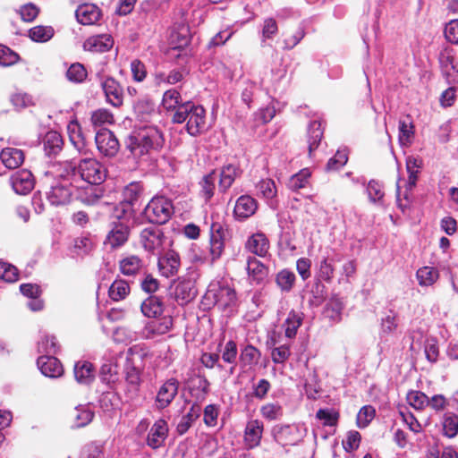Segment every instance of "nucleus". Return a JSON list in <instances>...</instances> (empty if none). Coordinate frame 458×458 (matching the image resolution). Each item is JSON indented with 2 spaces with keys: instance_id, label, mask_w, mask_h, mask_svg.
Here are the masks:
<instances>
[{
  "instance_id": "obj_1",
  "label": "nucleus",
  "mask_w": 458,
  "mask_h": 458,
  "mask_svg": "<svg viewBox=\"0 0 458 458\" xmlns=\"http://www.w3.org/2000/svg\"><path fill=\"white\" fill-rule=\"evenodd\" d=\"M185 121H187L186 131L191 136H199L208 129L205 108L191 101L184 102L172 117V122L174 123H182Z\"/></svg>"
},
{
  "instance_id": "obj_2",
  "label": "nucleus",
  "mask_w": 458,
  "mask_h": 458,
  "mask_svg": "<svg viewBox=\"0 0 458 458\" xmlns=\"http://www.w3.org/2000/svg\"><path fill=\"white\" fill-rule=\"evenodd\" d=\"M205 298L212 300L220 309L225 310L236 302V293L225 283L216 282L209 284Z\"/></svg>"
},
{
  "instance_id": "obj_3",
  "label": "nucleus",
  "mask_w": 458,
  "mask_h": 458,
  "mask_svg": "<svg viewBox=\"0 0 458 458\" xmlns=\"http://www.w3.org/2000/svg\"><path fill=\"white\" fill-rule=\"evenodd\" d=\"M339 261L335 250L330 247L319 249V255L317 257L316 268L317 276L319 280L330 283L334 277L335 262Z\"/></svg>"
},
{
  "instance_id": "obj_4",
  "label": "nucleus",
  "mask_w": 458,
  "mask_h": 458,
  "mask_svg": "<svg viewBox=\"0 0 458 458\" xmlns=\"http://www.w3.org/2000/svg\"><path fill=\"white\" fill-rule=\"evenodd\" d=\"M225 231L218 223H214L210 228L209 254L208 256H196V260L213 264L223 254L225 250Z\"/></svg>"
},
{
  "instance_id": "obj_5",
  "label": "nucleus",
  "mask_w": 458,
  "mask_h": 458,
  "mask_svg": "<svg viewBox=\"0 0 458 458\" xmlns=\"http://www.w3.org/2000/svg\"><path fill=\"white\" fill-rule=\"evenodd\" d=\"M78 172L81 179L90 184H100L106 178L105 169L94 158L82 159L78 165Z\"/></svg>"
},
{
  "instance_id": "obj_6",
  "label": "nucleus",
  "mask_w": 458,
  "mask_h": 458,
  "mask_svg": "<svg viewBox=\"0 0 458 458\" xmlns=\"http://www.w3.org/2000/svg\"><path fill=\"white\" fill-rule=\"evenodd\" d=\"M174 213L172 202H148L143 214L146 219L152 224H165Z\"/></svg>"
},
{
  "instance_id": "obj_7",
  "label": "nucleus",
  "mask_w": 458,
  "mask_h": 458,
  "mask_svg": "<svg viewBox=\"0 0 458 458\" xmlns=\"http://www.w3.org/2000/svg\"><path fill=\"white\" fill-rule=\"evenodd\" d=\"M140 242L146 251L157 255L163 248V232L157 226L147 227L141 231Z\"/></svg>"
},
{
  "instance_id": "obj_8",
  "label": "nucleus",
  "mask_w": 458,
  "mask_h": 458,
  "mask_svg": "<svg viewBox=\"0 0 458 458\" xmlns=\"http://www.w3.org/2000/svg\"><path fill=\"white\" fill-rule=\"evenodd\" d=\"M95 141L98 151L106 157H114L119 150V142L113 131L102 129L97 132Z\"/></svg>"
},
{
  "instance_id": "obj_9",
  "label": "nucleus",
  "mask_w": 458,
  "mask_h": 458,
  "mask_svg": "<svg viewBox=\"0 0 458 458\" xmlns=\"http://www.w3.org/2000/svg\"><path fill=\"white\" fill-rule=\"evenodd\" d=\"M174 325L171 316H164L157 320L148 322L141 330V336L145 339H154L168 333Z\"/></svg>"
},
{
  "instance_id": "obj_10",
  "label": "nucleus",
  "mask_w": 458,
  "mask_h": 458,
  "mask_svg": "<svg viewBox=\"0 0 458 458\" xmlns=\"http://www.w3.org/2000/svg\"><path fill=\"white\" fill-rule=\"evenodd\" d=\"M142 138L143 147L147 153L150 151H159L165 144V138L162 131L156 126H148L140 129Z\"/></svg>"
},
{
  "instance_id": "obj_11",
  "label": "nucleus",
  "mask_w": 458,
  "mask_h": 458,
  "mask_svg": "<svg viewBox=\"0 0 458 458\" xmlns=\"http://www.w3.org/2000/svg\"><path fill=\"white\" fill-rule=\"evenodd\" d=\"M106 100L114 107L123 105V89L121 84L113 77H107L101 82Z\"/></svg>"
},
{
  "instance_id": "obj_12",
  "label": "nucleus",
  "mask_w": 458,
  "mask_h": 458,
  "mask_svg": "<svg viewBox=\"0 0 458 458\" xmlns=\"http://www.w3.org/2000/svg\"><path fill=\"white\" fill-rule=\"evenodd\" d=\"M275 440L283 446L293 445L301 438V433L295 425H277L273 428Z\"/></svg>"
},
{
  "instance_id": "obj_13",
  "label": "nucleus",
  "mask_w": 458,
  "mask_h": 458,
  "mask_svg": "<svg viewBox=\"0 0 458 458\" xmlns=\"http://www.w3.org/2000/svg\"><path fill=\"white\" fill-rule=\"evenodd\" d=\"M179 382L175 378L166 380L158 389L155 404L158 410L166 408L177 395Z\"/></svg>"
},
{
  "instance_id": "obj_14",
  "label": "nucleus",
  "mask_w": 458,
  "mask_h": 458,
  "mask_svg": "<svg viewBox=\"0 0 458 458\" xmlns=\"http://www.w3.org/2000/svg\"><path fill=\"white\" fill-rule=\"evenodd\" d=\"M168 424L164 419L157 420L150 428L148 437L147 445L152 449L161 447L168 437Z\"/></svg>"
},
{
  "instance_id": "obj_15",
  "label": "nucleus",
  "mask_w": 458,
  "mask_h": 458,
  "mask_svg": "<svg viewBox=\"0 0 458 458\" xmlns=\"http://www.w3.org/2000/svg\"><path fill=\"white\" fill-rule=\"evenodd\" d=\"M245 250L253 255L265 258L268 254L270 243L267 236L262 233L250 235L245 242Z\"/></svg>"
},
{
  "instance_id": "obj_16",
  "label": "nucleus",
  "mask_w": 458,
  "mask_h": 458,
  "mask_svg": "<svg viewBox=\"0 0 458 458\" xmlns=\"http://www.w3.org/2000/svg\"><path fill=\"white\" fill-rule=\"evenodd\" d=\"M114 45V39L109 34H99L89 37L83 43V49L91 53H105Z\"/></svg>"
},
{
  "instance_id": "obj_17",
  "label": "nucleus",
  "mask_w": 458,
  "mask_h": 458,
  "mask_svg": "<svg viewBox=\"0 0 458 458\" xmlns=\"http://www.w3.org/2000/svg\"><path fill=\"white\" fill-rule=\"evenodd\" d=\"M35 185L33 174L29 170H21L12 177V187L20 195L30 193Z\"/></svg>"
},
{
  "instance_id": "obj_18",
  "label": "nucleus",
  "mask_w": 458,
  "mask_h": 458,
  "mask_svg": "<svg viewBox=\"0 0 458 458\" xmlns=\"http://www.w3.org/2000/svg\"><path fill=\"white\" fill-rule=\"evenodd\" d=\"M75 15L81 24L93 25L100 20L102 12L94 4H83L77 8Z\"/></svg>"
},
{
  "instance_id": "obj_19",
  "label": "nucleus",
  "mask_w": 458,
  "mask_h": 458,
  "mask_svg": "<svg viewBox=\"0 0 458 458\" xmlns=\"http://www.w3.org/2000/svg\"><path fill=\"white\" fill-rule=\"evenodd\" d=\"M37 364L41 373L46 377H58L64 373L61 362L52 355H44L39 357Z\"/></svg>"
},
{
  "instance_id": "obj_20",
  "label": "nucleus",
  "mask_w": 458,
  "mask_h": 458,
  "mask_svg": "<svg viewBox=\"0 0 458 458\" xmlns=\"http://www.w3.org/2000/svg\"><path fill=\"white\" fill-rule=\"evenodd\" d=\"M173 298L181 306L186 305L196 296V290L191 281L179 282L173 291Z\"/></svg>"
},
{
  "instance_id": "obj_21",
  "label": "nucleus",
  "mask_w": 458,
  "mask_h": 458,
  "mask_svg": "<svg viewBox=\"0 0 458 458\" xmlns=\"http://www.w3.org/2000/svg\"><path fill=\"white\" fill-rule=\"evenodd\" d=\"M0 158L6 168L16 169L23 164L25 154L20 148H4L0 153Z\"/></svg>"
},
{
  "instance_id": "obj_22",
  "label": "nucleus",
  "mask_w": 458,
  "mask_h": 458,
  "mask_svg": "<svg viewBox=\"0 0 458 458\" xmlns=\"http://www.w3.org/2000/svg\"><path fill=\"white\" fill-rule=\"evenodd\" d=\"M129 236L128 225L120 223L115 225L106 236L105 243L110 245L112 249L119 248L123 245Z\"/></svg>"
},
{
  "instance_id": "obj_23",
  "label": "nucleus",
  "mask_w": 458,
  "mask_h": 458,
  "mask_svg": "<svg viewBox=\"0 0 458 458\" xmlns=\"http://www.w3.org/2000/svg\"><path fill=\"white\" fill-rule=\"evenodd\" d=\"M43 147L47 156H56L64 147V140L62 135L55 131H50L47 132L43 138Z\"/></svg>"
},
{
  "instance_id": "obj_24",
  "label": "nucleus",
  "mask_w": 458,
  "mask_h": 458,
  "mask_svg": "<svg viewBox=\"0 0 458 458\" xmlns=\"http://www.w3.org/2000/svg\"><path fill=\"white\" fill-rule=\"evenodd\" d=\"M179 256L174 251L167 252L164 257H161L158 259L159 271L165 277L175 275L179 269Z\"/></svg>"
},
{
  "instance_id": "obj_25",
  "label": "nucleus",
  "mask_w": 458,
  "mask_h": 458,
  "mask_svg": "<svg viewBox=\"0 0 458 458\" xmlns=\"http://www.w3.org/2000/svg\"><path fill=\"white\" fill-rule=\"evenodd\" d=\"M74 377L79 384L89 385L95 378L93 365L87 360H79L74 365Z\"/></svg>"
},
{
  "instance_id": "obj_26",
  "label": "nucleus",
  "mask_w": 458,
  "mask_h": 458,
  "mask_svg": "<svg viewBox=\"0 0 458 458\" xmlns=\"http://www.w3.org/2000/svg\"><path fill=\"white\" fill-rule=\"evenodd\" d=\"M263 423L258 420H250L245 428L244 440L249 448H254L260 443Z\"/></svg>"
},
{
  "instance_id": "obj_27",
  "label": "nucleus",
  "mask_w": 458,
  "mask_h": 458,
  "mask_svg": "<svg viewBox=\"0 0 458 458\" xmlns=\"http://www.w3.org/2000/svg\"><path fill=\"white\" fill-rule=\"evenodd\" d=\"M143 267V260L136 255L127 256L119 261L120 271L126 276H131L140 273Z\"/></svg>"
},
{
  "instance_id": "obj_28",
  "label": "nucleus",
  "mask_w": 458,
  "mask_h": 458,
  "mask_svg": "<svg viewBox=\"0 0 458 458\" xmlns=\"http://www.w3.org/2000/svg\"><path fill=\"white\" fill-rule=\"evenodd\" d=\"M247 273L249 277L257 284L261 283L267 276V267L254 257L247 259Z\"/></svg>"
},
{
  "instance_id": "obj_29",
  "label": "nucleus",
  "mask_w": 458,
  "mask_h": 458,
  "mask_svg": "<svg viewBox=\"0 0 458 458\" xmlns=\"http://www.w3.org/2000/svg\"><path fill=\"white\" fill-rule=\"evenodd\" d=\"M163 301L156 295L148 297L140 305L142 314L148 318H157L164 311Z\"/></svg>"
},
{
  "instance_id": "obj_30",
  "label": "nucleus",
  "mask_w": 458,
  "mask_h": 458,
  "mask_svg": "<svg viewBox=\"0 0 458 458\" xmlns=\"http://www.w3.org/2000/svg\"><path fill=\"white\" fill-rule=\"evenodd\" d=\"M323 135L324 128L321 123L317 120L310 122L308 129V148L310 157H311L312 152L318 148Z\"/></svg>"
},
{
  "instance_id": "obj_31",
  "label": "nucleus",
  "mask_w": 458,
  "mask_h": 458,
  "mask_svg": "<svg viewBox=\"0 0 458 458\" xmlns=\"http://www.w3.org/2000/svg\"><path fill=\"white\" fill-rule=\"evenodd\" d=\"M201 411V406L199 404L192 403L189 411L181 418V420L177 424V433L179 435L185 434L192 426L194 421L199 417Z\"/></svg>"
},
{
  "instance_id": "obj_32",
  "label": "nucleus",
  "mask_w": 458,
  "mask_h": 458,
  "mask_svg": "<svg viewBox=\"0 0 458 458\" xmlns=\"http://www.w3.org/2000/svg\"><path fill=\"white\" fill-rule=\"evenodd\" d=\"M239 174L240 170L236 165L231 164L225 165L220 172L219 191H225L230 188Z\"/></svg>"
},
{
  "instance_id": "obj_33",
  "label": "nucleus",
  "mask_w": 458,
  "mask_h": 458,
  "mask_svg": "<svg viewBox=\"0 0 458 458\" xmlns=\"http://www.w3.org/2000/svg\"><path fill=\"white\" fill-rule=\"evenodd\" d=\"M94 412L86 406L75 407L71 412L73 427L82 428L87 426L93 419Z\"/></svg>"
},
{
  "instance_id": "obj_34",
  "label": "nucleus",
  "mask_w": 458,
  "mask_h": 458,
  "mask_svg": "<svg viewBox=\"0 0 458 458\" xmlns=\"http://www.w3.org/2000/svg\"><path fill=\"white\" fill-rule=\"evenodd\" d=\"M140 138L142 137L139 130L137 132L129 135L124 140L126 149H128L134 157H140L148 154L146 148H142L143 140Z\"/></svg>"
},
{
  "instance_id": "obj_35",
  "label": "nucleus",
  "mask_w": 458,
  "mask_h": 458,
  "mask_svg": "<svg viewBox=\"0 0 458 458\" xmlns=\"http://www.w3.org/2000/svg\"><path fill=\"white\" fill-rule=\"evenodd\" d=\"M180 91L177 89H170L165 91L162 98V106L167 111H174L183 104Z\"/></svg>"
},
{
  "instance_id": "obj_36",
  "label": "nucleus",
  "mask_w": 458,
  "mask_h": 458,
  "mask_svg": "<svg viewBox=\"0 0 458 458\" xmlns=\"http://www.w3.org/2000/svg\"><path fill=\"white\" fill-rule=\"evenodd\" d=\"M130 292V285L125 280L116 279L110 285L108 294L113 301H119L125 299Z\"/></svg>"
},
{
  "instance_id": "obj_37",
  "label": "nucleus",
  "mask_w": 458,
  "mask_h": 458,
  "mask_svg": "<svg viewBox=\"0 0 458 458\" xmlns=\"http://www.w3.org/2000/svg\"><path fill=\"white\" fill-rule=\"evenodd\" d=\"M301 323L302 314L294 310L290 311L283 325L284 327L285 336L288 338L294 337Z\"/></svg>"
},
{
  "instance_id": "obj_38",
  "label": "nucleus",
  "mask_w": 458,
  "mask_h": 458,
  "mask_svg": "<svg viewBox=\"0 0 458 458\" xmlns=\"http://www.w3.org/2000/svg\"><path fill=\"white\" fill-rule=\"evenodd\" d=\"M256 191L259 198L272 199L276 196L277 190L273 180L265 179L256 185Z\"/></svg>"
},
{
  "instance_id": "obj_39",
  "label": "nucleus",
  "mask_w": 458,
  "mask_h": 458,
  "mask_svg": "<svg viewBox=\"0 0 458 458\" xmlns=\"http://www.w3.org/2000/svg\"><path fill=\"white\" fill-rule=\"evenodd\" d=\"M123 200H138L146 197L145 189L140 182H131L124 187Z\"/></svg>"
},
{
  "instance_id": "obj_40",
  "label": "nucleus",
  "mask_w": 458,
  "mask_h": 458,
  "mask_svg": "<svg viewBox=\"0 0 458 458\" xmlns=\"http://www.w3.org/2000/svg\"><path fill=\"white\" fill-rule=\"evenodd\" d=\"M417 279L420 285H432L438 278V271L431 267H423L417 271Z\"/></svg>"
},
{
  "instance_id": "obj_41",
  "label": "nucleus",
  "mask_w": 458,
  "mask_h": 458,
  "mask_svg": "<svg viewBox=\"0 0 458 458\" xmlns=\"http://www.w3.org/2000/svg\"><path fill=\"white\" fill-rule=\"evenodd\" d=\"M91 123L94 126H102L104 124H112L114 122V114L106 108H98L91 113Z\"/></svg>"
},
{
  "instance_id": "obj_42",
  "label": "nucleus",
  "mask_w": 458,
  "mask_h": 458,
  "mask_svg": "<svg viewBox=\"0 0 458 458\" xmlns=\"http://www.w3.org/2000/svg\"><path fill=\"white\" fill-rule=\"evenodd\" d=\"M88 76V72L83 64L74 63L71 64L66 72V78L69 81L73 83L83 82Z\"/></svg>"
},
{
  "instance_id": "obj_43",
  "label": "nucleus",
  "mask_w": 458,
  "mask_h": 458,
  "mask_svg": "<svg viewBox=\"0 0 458 458\" xmlns=\"http://www.w3.org/2000/svg\"><path fill=\"white\" fill-rule=\"evenodd\" d=\"M305 32L301 28L295 30L283 33V48L286 50L293 49L304 38Z\"/></svg>"
},
{
  "instance_id": "obj_44",
  "label": "nucleus",
  "mask_w": 458,
  "mask_h": 458,
  "mask_svg": "<svg viewBox=\"0 0 458 458\" xmlns=\"http://www.w3.org/2000/svg\"><path fill=\"white\" fill-rule=\"evenodd\" d=\"M414 135V125L408 115L407 120L399 121V141L403 145L411 142V139Z\"/></svg>"
},
{
  "instance_id": "obj_45",
  "label": "nucleus",
  "mask_w": 458,
  "mask_h": 458,
  "mask_svg": "<svg viewBox=\"0 0 458 458\" xmlns=\"http://www.w3.org/2000/svg\"><path fill=\"white\" fill-rule=\"evenodd\" d=\"M296 276L293 272L284 269L276 275V284L284 292H290L294 285Z\"/></svg>"
},
{
  "instance_id": "obj_46",
  "label": "nucleus",
  "mask_w": 458,
  "mask_h": 458,
  "mask_svg": "<svg viewBox=\"0 0 458 458\" xmlns=\"http://www.w3.org/2000/svg\"><path fill=\"white\" fill-rule=\"evenodd\" d=\"M257 209V202H235L233 213L237 218L245 219L252 216Z\"/></svg>"
},
{
  "instance_id": "obj_47",
  "label": "nucleus",
  "mask_w": 458,
  "mask_h": 458,
  "mask_svg": "<svg viewBox=\"0 0 458 458\" xmlns=\"http://www.w3.org/2000/svg\"><path fill=\"white\" fill-rule=\"evenodd\" d=\"M406 399L408 403L416 410H422L429 404L428 397L420 391H410Z\"/></svg>"
},
{
  "instance_id": "obj_48",
  "label": "nucleus",
  "mask_w": 458,
  "mask_h": 458,
  "mask_svg": "<svg viewBox=\"0 0 458 458\" xmlns=\"http://www.w3.org/2000/svg\"><path fill=\"white\" fill-rule=\"evenodd\" d=\"M29 37L36 42H46L53 37V29L47 26H35L29 30Z\"/></svg>"
},
{
  "instance_id": "obj_49",
  "label": "nucleus",
  "mask_w": 458,
  "mask_h": 458,
  "mask_svg": "<svg viewBox=\"0 0 458 458\" xmlns=\"http://www.w3.org/2000/svg\"><path fill=\"white\" fill-rule=\"evenodd\" d=\"M310 172L305 168L301 170L299 173L293 174L288 182V187L293 191H298L306 186L308 180L310 177Z\"/></svg>"
},
{
  "instance_id": "obj_50",
  "label": "nucleus",
  "mask_w": 458,
  "mask_h": 458,
  "mask_svg": "<svg viewBox=\"0 0 458 458\" xmlns=\"http://www.w3.org/2000/svg\"><path fill=\"white\" fill-rule=\"evenodd\" d=\"M46 197L48 200H70L72 194L68 188L56 184L46 191Z\"/></svg>"
},
{
  "instance_id": "obj_51",
  "label": "nucleus",
  "mask_w": 458,
  "mask_h": 458,
  "mask_svg": "<svg viewBox=\"0 0 458 458\" xmlns=\"http://www.w3.org/2000/svg\"><path fill=\"white\" fill-rule=\"evenodd\" d=\"M260 413L268 420H276L283 416V408L279 403H269L261 406Z\"/></svg>"
},
{
  "instance_id": "obj_52",
  "label": "nucleus",
  "mask_w": 458,
  "mask_h": 458,
  "mask_svg": "<svg viewBox=\"0 0 458 458\" xmlns=\"http://www.w3.org/2000/svg\"><path fill=\"white\" fill-rule=\"evenodd\" d=\"M260 357L259 351L252 345H247L240 355L242 363L244 366H250L258 363Z\"/></svg>"
},
{
  "instance_id": "obj_53",
  "label": "nucleus",
  "mask_w": 458,
  "mask_h": 458,
  "mask_svg": "<svg viewBox=\"0 0 458 458\" xmlns=\"http://www.w3.org/2000/svg\"><path fill=\"white\" fill-rule=\"evenodd\" d=\"M20 55L6 46L0 45V65L12 66L17 64Z\"/></svg>"
},
{
  "instance_id": "obj_54",
  "label": "nucleus",
  "mask_w": 458,
  "mask_h": 458,
  "mask_svg": "<svg viewBox=\"0 0 458 458\" xmlns=\"http://www.w3.org/2000/svg\"><path fill=\"white\" fill-rule=\"evenodd\" d=\"M126 382L130 387L131 397L137 394L140 384V373L135 368H129L126 372Z\"/></svg>"
},
{
  "instance_id": "obj_55",
  "label": "nucleus",
  "mask_w": 458,
  "mask_h": 458,
  "mask_svg": "<svg viewBox=\"0 0 458 458\" xmlns=\"http://www.w3.org/2000/svg\"><path fill=\"white\" fill-rule=\"evenodd\" d=\"M444 434L448 437H454L458 434V415L447 414L443 421Z\"/></svg>"
},
{
  "instance_id": "obj_56",
  "label": "nucleus",
  "mask_w": 458,
  "mask_h": 458,
  "mask_svg": "<svg viewBox=\"0 0 458 458\" xmlns=\"http://www.w3.org/2000/svg\"><path fill=\"white\" fill-rule=\"evenodd\" d=\"M376 415V410L371 405L363 406L357 414V425L359 428H366Z\"/></svg>"
},
{
  "instance_id": "obj_57",
  "label": "nucleus",
  "mask_w": 458,
  "mask_h": 458,
  "mask_svg": "<svg viewBox=\"0 0 458 458\" xmlns=\"http://www.w3.org/2000/svg\"><path fill=\"white\" fill-rule=\"evenodd\" d=\"M348 161V154L345 150H337L333 157H331L326 166L327 171H337L344 166Z\"/></svg>"
},
{
  "instance_id": "obj_58",
  "label": "nucleus",
  "mask_w": 458,
  "mask_h": 458,
  "mask_svg": "<svg viewBox=\"0 0 458 458\" xmlns=\"http://www.w3.org/2000/svg\"><path fill=\"white\" fill-rule=\"evenodd\" d=\"M95 243L90 237L83 236L74 241V250L77 255H87L92 251Z\"/></svg>"
},
{
  "instance_id": "obj_59",
  "label": "nucleus",
  "mask_w": 458,
  "mask_h": 458,
  "mask_svg": "<svg viewBox=\"0 0 458 458\" xmlns=\"http://www.w3.org/2000/svg\"><path fill=\"white\" fill-rule=\"evenodd\" d=\"M216 179V173L213 171L208 175L204 176L200 182L201 192H203V197L206 199H210L213 197Z\"/></svg>"
},
{
  "instance_id": "obj_60",
  "label": "nucleus",
  "mask_w": 458,
  "mask_h": 458,
  "mask_svg": "<svg viewBox=\"0 0 458 458\" xmlns=\"http://www.w3.org/2000/svg\"><path fill=\"white\" fill-rule=\"evenodd\" d=\"M39 352H46L47 354H55L58 352L59 346L55 336L46 335L38 346Z\"/></svg>"
},
{
  "instance_id": "obj_61",
  "label": "nucleus",
  "mask_w": 458,
  "mask_h": 458,
  "mask_svg": "<svg viewBox=\"0 0 458 458\" xmlns=\"http://www.w3.org/2000/svg\"><path fill=\"white\" fill-rule=\"evenodd\" d=\"M0 278L9 283L17 281V268L9 263L0 261Z\"/></svg>"
},
{
  "instance_id": "obj_62",
  "label": "nucleus",
  "mask_w": 458,
  "mask_h": 458,
  "mask_svg": "<svg viewBox=\"0 0 458 458\" xmlns=\"http://www.w3.org/2000/svg\"><path fill=\"white\" fill-rule=\"evenodd\" d=\"M343 304L338 300H331L326 306L325 315L333 321H338L341 318Z\"/></svg>"
},
{
  "instance_id": "obj_63",
  "label": "nucleus",
  "mask_w": 458,
  "mask_h": 458,
  "mask_svg": "<svg viewBox=\"0 0 458 458\" xmlns=\"http://www.w3.org/2000/svg\"><path fill=\"white\" fill-rule=\"evenodd\" d=\"M190 43V38L187 31L185 33L173 31L170 35V44L173 50H182Z\"/></svg>"
},
{
  "instance_id": "obj_64",
  "label": "nucleus",
  "mask_w": 458,
  "mask_h": 458,
  "mask_svg": "<svg viewBox=\"0 0 458 458\" xmlns=\"http://www.w3.org/2000/svg\"><path fill=\"white\" fill-rule=\"evenodd\" d=\"M444 35L448 42L458 45V19L451 20L445 24Z\"/></svg>"
}]
</instances>
